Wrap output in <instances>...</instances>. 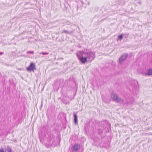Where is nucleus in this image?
I'll return each instance as SVG.
<instances>
[{
  "label": "nucleus",
  "mask_w": 152,
  "mask_h": 152,
  "mask_svg": "<svg viewBox=\"0 0 152 152\" xmlns=\"http://www.w3.org/2000/svg\"><path fill=\"white\" fill-rule=\"evenodd\" d=\"M76 56L82 64H85L88 61H92L96 57L95 52L90 49H84L76 53Z\"/></svg>",
  "instance_id": "nucleus-1"
},
{
  "label": "nucleus",
  "mask_w": 152,
  "mask_h": 152,
  "mask_svg": "<svg viewBox=\"0 0 152 152\" xmlns=\"http://www.w3.org/2000/svg\"><path fill=\"white\" fill-rule=\"evenodd\" d=\"M102 126L106 132H109V129H110V124L109 122L106 120H104L101 123Z\"/></svg>",
  "instance_id": "nucleus-2"
},
{
  "label": "nucleus",
  "mask_w": 152,
  "mask_h": 152,
  "mask_svg": "<svg viewBox=\"0 0 152 152\" xmlns=\"http://www.w3.org/2000/svg\"><path fill=\"white\" fill-rule=\"evenodd\" d=\"M111 97L113 101H115L117 102H123V100L119 97L116 94L112 93L111 94Z\"/></svg>",
  "instance_id": "nucleus-3"
},
{
  "label": "nucleus",
  "mask_w": 152,
  "mask_h": 152,
  "mask_svg": "<svg viewBox=\"0 0 152 152\" xmlns=\"http://www.w3.org/2000/svg\"><path fill=\"white\" fill-rule=\"evenodd\" d=\"M138 84V82L136 80H132L130 82V85L131 88H130V89H132V91H134L137 88Z\"/></svg>",
  "instance_id": "nucleus-4"
},
{
  "label": "nucleus",
  "mask_w": 152,
  "mask_h": 152,
  "mask_svg": "<svg viewBox=\"0 0 152 152\" xmlns=\"http://www.w3.org/2000/svg\"><path fill=\"white\" fill-rule=\"evenodd\" d=\"M36 69L35 64L33 62H31L29 66L27 68V70L28 71H34Z\"/></svg>",
  "instance_id": "nucleus-5"
},
{
  "label": "nucleus",
  "mask_w": 152,
  "mask_h": 152,
  "mask_svg": "<svg viewBox=\"0 0 152 152\" xmlns=\"http://www.w3.org/2000/svg\"><path fill=\"white\" fill-rule=\"evenodd\" d=\"M128 56V55L127 53H125L122 55L119 58V63L120 64H122L127 58Z\"/></svg>",
  "instance_id": "nucleus-6"
},
{
  "label": "nucleus",
  "mask_w": 152,
  "mask_h": 152,
  "mask_svg": "<svg viewBox=\"0 0 152 152\" xmlns=\"http://www.w3.org/2000/svg\"><path fill=\"white\" fill-rule=\"evenodd\" d=\"M147 72H142V74L146 76H150L152 75V68L147 69Z\"/></svg>",
  "instance_id": "nucleus-7"
},
{
  "label": "nucleus",
  "mask_w": 152,
  "mask_h": 152,
  "mask_svg": "<svg viewBox=\"0 0 152 152\" xmlns=\"http://www.w3.org/2000/svg\"><path fill=\"white\" fill-rule=\"evenodd\" d=\"M80 147V146L79 144H75L73 146L72 151H77L79 150Z\"/></svg>",
  "instance_id": "nucleus-8"
},
{
  "label": "nucleus",
  "mask_w": 152,
  "mask_h": 152,
  "mask_svg": "<svg viewBox=\"0 0 152 152\" xmlns=\"http://www.w3.org/2000/svg\"><path fill=\"white\" fill-rule=\"evenodd\" d=\"M74 32V31H68L66 30H64L62 32V33H64L66 34H72Z\"/></svg>",
  "instance_id": "nucleus-9"
},
{
  "label": "nucleus",
  "mask_w": 152,
  "mask_h": 152,
  "mask_svg": "<svg viewBox=\"0 0 152 152\" xmlns=\"http://www.w3.org/2000/svg\"><path fill=\"white\" fill-rule=\"evenodd\" d=\"M74 122L76 124H77L78 123V120L77 115L76 114H74Z\"/></svg>",
  "instance_id": "nucleus-10"
},
{
  "label": "nucleus",
  "mask_w": 152,
  "mask_h": 152,
  "mask_svg": "<svg viewBox=\"0 0 152 152\" xmlns=\"http://www.w3.org/2000/svg\"><path fill=\"white\" fill-rule=\"evenodd\" d=\"M61 81H57L55 83V84H56V83L57 84H58V86L57 87V88H58L57 89V90L58 89L59 87H60L62 86V85L61 84Z\"/></svg>",
  "instance_id": "nucleus-11"
},
{
  "label": "nucleus",
  "mask_w": 152,
  "mask_h": 152,
  "mask_svg": "<svg viewBox=\"0 0 152 152\" xmlns=\"http://www.w3.org/2000/svg\"><path fill=\"white\" fill-rule=\"evenodd\" d=\"M94 141L95 142H98V144H100V140L99 139L98 137H96L94 139Z\"/></svg>",
  "instance_id": "nucleus-12"
},
{
  "label": "nucleus",
  "mask_w": 152,
  "mask_h": 152,
  "mask_svg": "<svg viewBox=\"0 0 152 152\" xmlns=\"http://www.w3.org/2000/svg\"><path fill=\"white\" fill-rule=\"evenodd\" d=\"M7 152H12V149L9 146H7Z\"/></svg>",
  "instance_id": "nucleus-13"
},
{
  "label": "nucleus",
  "mask_w": 152,
  "mask_h": 152,
  "mask_svg": "<svg viewBox=\"0 0 152 152\" xmlns=\"http://www.w3.org/2000/svg\"><path fill=\"white\" fill-rule=\"evenodd\" d=\"M102 132L103 131L102 129H98V133L100 135L102 133Z\"/></svg>",
  "instance_id": "nucleus-14"
},
{
  "label": "nucleus",
  "mask_w": 152,
  "mask_h": 152,
  "mask_svg": "<svg viewBox=\"0 0 152 152\" xmlns=\"http://www.w3.org/2000/svg\"><path fill=\"white\" fill-rule=\"evenodd\" d=\"M123 35L122 34H121L120 35H119L118 36V38L120 40H121L123 38Z\"/></svg>",
  "instance_id": "nucleus-15"
},
{
  "label": "nucleus",
  "mask_w": 152,
  "mask_h": 152,
  "mask_svg": "<svg viewBox=\"0 0 152 152\" xmlns=\"http://www.w3.org/2000/svg\"><path fill=\"white\" fill-rule=\"evenodd\" d=\"M50 140H49L50 141L51 140H52L53 139V138L54 139V135L53 134L50 135Z\"/></svg>",
  "instance_id": "nucleus-16"
},
{
  "label": "nucleus",
  "mask_w": 152,
  "mask_h": 152,
  "mask_svg": "<svg viewBox=\"0 0 152 152\" xmlns=\"http://www.w3.org/2000/svg\"><path fill=\"white\" fill-rule=\"evenodd\" d=\"M49 54V53H47V52H41L40 53V54H42L43 55H48Z\"/></svg>",
  "instance_id": "nucleus-17"
},
{
  "label": "nucleus",
  "mask_w": 152,
  "mask_h": 152,
  "mask_svg": "<svg viewBox=\"0 0 152 152\" xmlns=\"http://www.w3.org/2000/svg\"><path fill=\"white\" fill-rule=\"evenodd\" d=\"M27 53L33 54L34 53V52L33 51H28L27 52Z\"/></svg>",
  "instance_id": "nucleus-18"
},
{
  "label": "nucleus",
  "mask_w": 152,
  "mask_h": 152,
  "mask_svg": "<svg viewBox=\"0 0 152 152\" xmlns=\"http://www.w3.org/2000/svg\"><path fill=\"white\" fill-rule=\"evenodd\" d=\"M130 99L131 100V101H132V102L131 101L130 102V103L131 104H132L133 103V100H134V99L133 98H130Z\"/></svg>",
  "instance_id": "nucleus-19"
},
{
  "label": "nucleus",
  "mask_w": 152,
  "mask_h": 152,
  "mask_svg": "<svg viewBox=\"0 0 152 152\" xmlns=\"http://www.w3.org/2000/svg\"><path fill=\"white\" fill-rule=\"evenodd\" d=\"M0 152H5L3 148L0 149Z\"/></svg>",
  "instance_id": "nucleus-20"
},
{
  "label": "nucleus",
  "mask_w": 152,
  "mask_h": 152,
  "mask_svg": "<svg viewBox=\"0 0 152 152\" xmlns=\"http://www.w3.org/2000/svg\"><path fill=\"white\" fill-rule=\"evenodd\" d=\"M84 129H85V131L86 132L88 131V130H87V127L86 126H85Z\"/></svg>",
  "instance_id": "nucleus-21"
},
{
  "label": "nucleus",
  "mask_w": 152,
  "mask_h": 152,
  "mask_svg": "<svg viewBox=\"0 0 152 152\" xmlns=\"http://www.w3.org/2000/svg\"><path fill=\"white\" fill-rule=\"evenodd\" d=\"M64 103L66 104H69V101H67L66 102H64Z\"/></svg>",
  "instance_id": "nucleus-22"
},
{
  "label": "nucleus",
  "mask_w": 152,
  "mask_h": 152,
  "mask_svg": "<svg viewBox=\"0 0 152 152\" xmlns=\"http://www.w3.org/2000/svg\"><path fill=\"white\" fill-rule=\"evenodd\" d=\"M4 54V53L2 52H0V55H2Z\"/></svg>",
  "instance_id": "nucleus-23"
},
{
  "label": "nucleus",
  "mask_w": 152,
  "mask_h": 152,
  "mask_svg": "<svg viewBox=\"0 0 152 152\" xmlns=\"http://www.w3.org/2000/svg\"><path fill=\"white\" fill-rule=\"evenodd\" d=\"M81 3H82V4H83V1H81Z\"/></svg>",
  "instance_id": "nucleus-24"
},
{
  "label": "nucleus",
  "mask_w": 152,
  "mask_h": 152,
  "mask_svg": "<svg viewBox=\"0 0 152 152\" xmlns=\"http://www.w3.org/2000/svg\"><path fill=\"white\" fill-rule=\"evenodd\" d=\"M88 5H90V3H89V2H88Z\"/></svg>",
  "instance_id": "nucleus-25"
},
{
  "label": "nucleus",
  "mask_w": 152,
  "mask_h": 152,
  "mask_svg": "<svg viewBox=\"0 0 152 152\" xmlns=\"http://www.w3.org/2000/svg\"><path fill=\"white\" fill-rule=\"evenodd\" d=\"M129 103V102H127V104H128Z\"/></svg>",
  "instance_id": "nucleus-26"
}]
</instances>
